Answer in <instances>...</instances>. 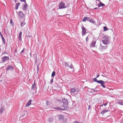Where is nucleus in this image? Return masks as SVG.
I'll use <instances>...</instances> for the list:
<instances>
[{"mask_svg": "<svg viewBox=\"0 0 123 123\" xmlns=\"http://www.w3.org/2000/svg\"><path fill=\"white\" fill-rule=\"evenodd\" d=\"M107 47V45L104 46L100 44V45L99 49L101 50H103L106 49Z\"/></svg>", "mask_w": 123, "mask_h": 123, "instance_id": "6e6552de", "label": "nucleus"}, {"mask_svg": "<svg viewBox=\"0 0 123 123\" xmlns=\"http://www.w3.org/2000/svg\"><path fill=\"white\" fill-rule=\"evenodd\" d=\"M22 32L21 31H20L19 34V36H18L19 40L20 41L22 40Z\"/></svg>", "mask_w": 123, "mask_h": 123, "instance_id": "6ab92c4d", "label": "nucleus"}, {"mask_svg": "<svg viewBox=\"0 0 123 123\" xmlns=\"http://www.w3.org/2000/svg\"><path fill=\"white\" fill-rule=\"evenodd\" d=\"M106 82L104 81L103 80H100V81L98 83L101 84V85L103 87L105 88L106 87L104 85V84Z\"/></svg>", "mask_w": 123, "mask_h": 123, "instance_id": "1a4fd4ad", "label": "nucleus"}, {"mask_svg": "<svg viewBox=\"0 0 123 123\" xmlns=\"http://www.w3.org/2000/svg\"><path fill=\"white\" fill-rule=\"evenodd\" d=\"M91 108V106L90 105H89V106H88V110H90Z\"/></svg>", "mask_w": 123, "mask_h": 123, "instance_id": "ea45409f", "label": "nucleus"}, {"mask_svg": "<svg viewBox=\"0 0 123 123\" xmlns=\"http://www.w3.org/2000/svg\"><path fill=\"white\" fill-rule=\"evenodd\" d=\"M31 99H30L28 102L27 104L26 105V107H28L31 104V102L32 101Z\"/></svg>", "mask_w": 123, "mask_h": 123, "instance_id": "4468645a", "label": "nucleus"}, {"mask_svg": "<svg viewBox=\"0 0 123 123\" xmlns=\"http://www.w3.org/2000/svg\"><path fill=\"white\" fill-rule=\"evenodd\" d=\"M23 22H22L20 24V26L21 27H23L24 26V25H25V24H24L23 25Z\"/></svg>", "mask_w": 123, "mask_h": 123, "instance_id": "72a5a7b5", "label": "nucleus"}, {"mask_svg": "<svg viewBox=\"0 0 123 123\" xmlns=\"http://www.w3.org/2000/svg\"><path fill=\"white\" fill-rule=\"evenodd\" d=\"M97 87H96L95 88V89H96V88H97Z\"/></svg>", "mask_w": 123, "mask_h": 123, "instance_id": "4d7b16f0", "label": "nucleus"}, {"mask_svg": "<svg viewBox=\"0 0 123 123\" xmlns=\"http://www.w3.org/2000/svg\"><path fill=\"white\" fill-rule=\"evenodd\" d=\"M99 74H98L97 76V77H96V78H97L99 76Z\"/></svg>", "mask_w": 123, "mask_h": 123, "instance_id": "09e8293b", "label": "nucleus"}, {"mask_svg": "<svg viewBox=\"0 0 123 123\" xmlns=\"http://www.w3.org/2000/svg\"><path fill=\"white\" fill-rule=\"evenodd\" d=\"M20 5V3H16V6L15 7V8L16 10H17L18 9V7Z\"/></svg>", "mask_w": 123, "mask_h": 123, "instance_id": "5701e85b", "label": "nucleus"}, {"mask_svg": "<svg viewBox=\"0 0 123 123\" xmlns=\"http://www.w3.org/2000/svg\"><path fill=\"white\" fill-rule=\"evenodd\" d=\"M58 117L59 119L61 121L64 118V117L62 115H59Z\"/></svg>", "mask_w": 123, "mask_h": 123, "instance_id": "9b49d317", "label": "nucleus"}, {"mask_svg": "<svg viewBox=\"0 0 123 123\" xmlns=\"http://www.w3.org/2000/svg\"><path fill=\"white\" fill-rule=\"evenodd\" d=\"M10 24H12V23H13L12 20V19H10Z\"/></svg>", "mask_w": 123, "mask_h": 123, "instance_id": "c9c22d12", "label": "nucleus"}, {"mask_svg": "<svg viewBox=\"0 0 123 123\" xmlns=\"http://www.w3.org/2000/svg\"><path fill=\"white\" fill-rule=\"evenodd\" d=\"M103 104H102V105H100V107H101V106H103Z\"/></svg>", "mask_w": 123, "mask_h": 123, "instance_id": "8fccbe9b", "label": "nucleus"}, {"mask_svg": "<svg viewBox=\"0 0 123 123\" xmlns=\"http://www.w3.org/2000/svg\"><path fill=\"white\" fill-rule=\"evenodd\" d=\"M104 31H106L108 30V28L106 26L104 27Z\"/></svg>", "mask_w": 123, "mask_h": 123, "instance_id": "c756f323", "label": "nucleus"}, {"mask_svg": "<svg viewBox=\"0 0 123 123\" xmlns=\"http://www.w3.org/2000/svg\"><path fill=\"white\" fill-rule=\"evenodd\" d=\"M97 6L99 7H100L102 6V7H104L105 6V5L102 3L101 2H100V3H98L97 4Z\"/></svg>", "mask_w": 123, "mask_h": 123, "instance_id": "dca6fc26", "label": "nucleus"}, {"mask_svg": "<svg viewBox=\"0 0 123 123\" xmlns=\"http://www.w3.org/2000/svg\"><path fill=\"white\" fill-rule=\"evenodd\" d=\"M25 3L23 4V6L22 7V8L23 10H25L26 9V6L27 5L26 2H24Z\"/></svg>", "mask_w": 123, "mask_h": 123, "instance_id": "ddd939ff", "label": "nucleus"}, {"mask_svg": "<svg viewBox=\"0 0 123 123\" xmlns=\"http://www.w3.org/2000/svg\"><path fill=\"white\" fill-rule=\"evenodd\" d=\"M14 52L15 53H16L17 52V49H15L14 50Z\"/></svg>", "mask_w": 123, "mask_h": 123, "instance_id": "a19ab883", "label": "nucleus"}, {"mask_svg": "<svg viewBox=\"0 0 123 123\" xmlns=\"http://www.w3.org/2000/svg\"><path fill=\"white\" fill-rule=\"evenodd\" d=\"M3 107H1L0 109V113H2L3 112Z\"/></svg>", "mask_w": 123, "mask_h": 123, "instance_id": "bb28decb", "label": "nucleus"}, {"mask_svg": "<svg viewBox=\"0 0 123 123\" xmlns=\"http://www.w3.org/2000/svg\"><path fill=\"white\" fill-rule=\"evenodd\" d=\"M55 72L54 71H53L52 72V74H51L52 77L54 76L55 75Z\"/></svg>", "mask_w": 123, "mask_h": 123, "instance_id": "c85d7f7f", "label": "nucleus"}, {"mask_svg": "<svg viewBox=\"0 0 123 123\" xmlns=\"http://www.w3.org/2000/svg\"><path fill=\"white\" fill-rule=\"evenodd\" d=\"M96 42V41H92L91 44V46L93 47H95Z\"/></svg>", "mask_w": 123, "mask_h": 123, "instance_id": "412c9836", "label": "nucleus"}, {"mask_svg": "<svg viewBox=\"0 0 123 123\" xmlns=\"http://www.w3.org/2000/svg\"><path fill=\"white\" fill-rule=\"evenodd\" d=\"M90 92H92V91H90Z\"/></svg>", "mask_w": 123, "mask_h": 123, "instance_id": "13d9d810", "label": "nucleus"}, {"mask_svg": "<svg viewBox=\"0 0 123 123\" xmlns=\"http://www.w3.org/2000/svg\"><path fill=\"white\" fill-rule=\"evenodd\" d=\"M82 29V36H84L86 34V30L85 27L83 26L81 27Z\"/></svg>", "mask_w": 123, "mask_h": 123, "instance_id": "0eeeda50", "label": "nucleus"}, {"mask_svg": "<svg viewBox=\"0 0 123 123\" xmlns=\"http://www.w3.org/2000/svg\"><path fill=\"white\" fill-rule=\"evenodd\" d=\"M74 123H79L77 121H75L74 122Z\"/></svg>", "mask_w": 123, "mask_h": 123, "instance_id": "de8ad7c7", "label": "nucleus"}, {"mask_svg": "<svg viewBox=\"0 0 123 123\" xmlns=\"http://www.w3.org/2000/svg\"><path fill=\"white\" fill-rule=\"evenodd\" d=\"M46 105L48 106L50 105V102L48 101H46Z\"/></svg>", "mask_w": 123, "mask_h": 123, "instance_id": "393cba45", "label": "nucleus"}, {"mask_svg": "<svg viewBox=\"0 0 123 123\" xmlns=\"http://www.w3.org/2000/svg\"><path fill=\"white\" fill-rule=\"evenodd\" d=\"M18 15L21 18H23L24 17H25V16L24 14L21 11H20L19 12Z\"/></svg>", "mask_w": 123, "mask_h": 123, "instance_id": "9d476101", "label": "nucleus"}, {"mask_svg": "<svg viewBox=\"0 0 123 123\" xmlns=\"http://www.w3.org/2000/svg\"><path fill=\"white\" fill-rule=\"evenodd\" d=\"M39 66L38 65V64L37 65V69L38 70V68H39Z\"/></svg>", "mask_w": 123, "mask_h": 123, "instance_id": "79ce46f5", "label": "nucleus"}, {"mask_svg": "<svg viewBox=\"0 0 123 123\" xmlns=\"http://www.w3.org/2000/svg\"><path fill=\"white\" fill-rule=\"evenodd\" d=\"M14 68L12 65H10L7 66L6 68V70L7 71H12L14 70Z\"/></svg>", "mask_w": 123, "mask_h": 123, "instance_id": "20e7f679", "label": "nucleus"}, {"mask_svg": "<svg viewBox=\"0 0 123 123\" xmlns=\"http://www.w3.org/2000/svg\"><path fill=\"white\" fill-rule=\"evenodd\" d=\"M69 67L71 69H74V67L73 65L72 64H71L70 65Z\"/></svg>", "mask_w": 123, "mask_h": 123, "instance_id": "2f4dec72", "label": "nucleus"}, {"mask_svg": "<svg viewBox=\"0 0 123 123\" xmlns=\"http://www.w3.org/2000/svg\"><path fill=\"white\" fill-rule=\"evenodd\" d=\"M79 90L77 92H79Z\"/></svg>", "mask_w": 123, "mask_h": 123, "instance_id": "5fc2aeb1", "label": "nucleus"}, {"mask_svg": "<svg viewBox=\"0 0 123 123\" xmlns=\"http://www.w3.org/2000/svg\"><path fill=\"white\" fill-rule=\"evenodd\" d=\"M89 21L94 25H96V23L95 21L92 19V18L89 19Z\"/></svg>", "mask_w": 123, "mask_h": 123, "instance_id": "a211bd4d", "label": "nucleus"}, {"mask_svg": "<svg viewBox=\"0 0 123 123\" xmlns=\"http://www.w3.org/2000/svg\"><path fill=\"white\" fill-rule=\"evenodd\" d=\"M2 40L3 42V43L4 44H6V42H5V40L4 37L2 38Z\"/></svg>", "mask_w": 123, "mask_h": 123, "instance_id": "cd10ccee", "label": "nucleus"}, {"mask_svg": "<svg viewBox=\"0 0 123 123\" xmlns=\"http://www.w3.org/2000/svg\"><path fill=\"white\" fill-rule=\"evenodd\" d=\"M93 80L94 81L98 83L100 81V80H98L96 79V78H94L93 79Z\"/></svg>", "mask_w": 123, "mask_h": 123, "instance_id": "a878e982", "label": "nucleus"}, {"mask_svg": "<svg viewBox=\"0 0 123 123\" xmlns=\"http://www.w3.org/2000/svg\"><path fill=\"white\" fill-rule=\"evenodd\" d=\"M53 79L52 78V79L50 80V82H51L52 83H53Z\"/></svg>", "mask_w": 123, "mask_h": 123, "instance_id": "4c0bfd02", "label": "nucleus"}, {"mask_svg": "<svg viewBox=\"0 0 123 123\" xmlns=\"http://www.w3.org/2000/svg\"><path fill=\"white\" fill-rule=\"evenodd\" d=\"M102 42L104 44L106 45L109 43V38L106 37H104L102 38Z\"/></svg>", "mask_w": 123, "mask_h": 123, "instance_id": "f03ea898", "label": "nucleus"}, {"mask_svg": "<svg viewBox=\"0 0 123 123\" xmlns=\"http://www.w3.org/2000/svg\"><path fill=\"white\" fill-rule=\"evenodd\" d=\"M108 104V103H105V104H104V103H103V105H104L105 106H106L107 105V104Z\"/></svg>", "mask_w": 123, "mask_h": 123, "instance_id": "58836bf2", "label": "nucleus"}, {"mask_svg": "<svg viewBox=\"0 0 123 123\" xmlns=\"http://www.w3.org/2000/svg\"><path fill=\"white\" fill-rule=\"evenodd\" d=\"M102 76L103 77H105V76L104 75H102Z\"/></svg>", "mask_w": 123, "mask_h": 123, "instance_id": "603ef678", "label": "nucleus"}, {"mask_svg": "<svg viewBox=\"0 0 123 123\" xmlns=\"http://www.w3.org/2000/svg\"><path fill=\"white\" fill-rule=\"evenodd\" d=\"M53 118L51 117H50L48 119V121L50 122H51L52 121H53Z\"/></svg>", "mask_w": 123, "mask_h": 123, "instance_id": "b1692460", "label": "nucleus"}, {"mask_svg": "<svg viewBox=\"0 0 123 123\" xmlns=\"http://www.w3.org/2000/svg\"><path fill=\"white\" fill-rule=\"evenodd\" d=\"M98 1L99 2V3H100V2H101V1L99 0H96V2L97 3V1Z\"/></svg>", "mask_w": 123, "mask_h": 123, "instance_id": "c03bdc74", "label": "nucleus"}, {"mask_svg": "<svg viewBox=\"0 0 123 123\" xmlns=\"http://www.w3.org/2000/svg\"><path fill=\"white\" fill-rule=\"evenodd\" d=\"M16 0H15V2H16Z\"/></svg>", "mask_w": 123, "mask_h": 123, "instance_id": "6e6d98bb", "label": "nucleus"}, {"mask_svg": "<svg viewBox=\"0 0 123 123\" xmlns=\"http://www.w3.org/2000/svg\"><path fill=\"white\" fill-rule=\"evenodd\" d=\"M68 7V6H66L65 3L62 2H61L59 5V9L65 8Z\"/></svg>", "mask_w": 123, "mask_h": 123, "instance_id": "7ed1b4c3", "label": "nucleus"}, {"mask_svg": "<svg viewBox=\"0 0 123 123\" xmlns=\"http://www.w3.org/2000/svg\"><path fill=\"white\" fill-rule=\"evenodd\" d=\"M109 111L107 110H103L101 112V114L102 115L104 114L106 112H109Z\"/></svg>", "mask_w": 123, "mask_h": 123, "instance_id": "aec40b11", "label": "nucleus"}, {"mask_svg": "<svg viewBox=\"0 0 123 123\" xmlns=\"http://www.w3.org/2000/svg\"><path fill=\"white\" fill-rule=\"evenodd\" d=\"M89 39L88 37H87L86 38V41L87 42L88 40Z\"/></svg>", "mask_w": 123, "mask_h": 123, "instance_id": "f704fd0d", "label": "nucleus"}, {"mask_svg": "<svg viewBox=\"0 0 123 123\" xmlns=\"http://www.w3.org/2000/svg\"><path fill=\"white\" fill-rule=\"evenodd\" d=\"M94 9H98V8H97V7H96V8H94Z\"/></svg>", "mask_w": 123, "mask_h": 123, "instance_id": "3c124183", "label": "nucleus"}, {"mask_svg": "<svg viewBox=\"0 0 123 123\" xmlns=\"http://www.w3.org/2000/svg\"><path fill=\"white\" fill-rule=\"evenodd\" d=\"M65 65L66 67H68L69 66L67 62H65Z\"/></svg>", "mask_w": 123, "mask_h": 123, "instance_id": "473e14b6", "label": "nucleus"}, {"mask_svg": "<svg viewBox=\"0 0 123 123\" xmlns=\"http://www.w3.org/2000/svg\"><path fill=\"white\" fill-rule=\"evenodd\" d=\"M36 89V85L35 81H34L33 84L32 85L31 89L33 90H35Z\"/></svg>", "mask_w": 123, "mask_h": 123, "instance_id": "f8f14e48", "label": "nucleus"}, {"mask_svg": "<svg viewBox=\"0 0 123 123\" xmlns=\"http://www.w3.org/2000/svg\"><path fill=\"white\" fill-rule=\"evenodd\" d=\"M9 59V57L5 56L3 57L2 58L1 61L3 62L6 61L7 60Z\"/></svg>", "mask_w": 123, "mask_h": 123, "instance_id": "423d86ee", "label": "nucleus"}, {"mask_svg": "<svg viewBox=\"0 0 123 123\" xmlns=\"http://www.w3.org/2000/svg\"><path fill=\"white\" fill-rule=\"evenodd\" d=\"M26 37H29L30 38L31 37V36L30 35H29L28 36H26Z\"/></svg>", "mask_w": 123, "mask_h": 123, "instance_id": "49530a36", "label": "nucleus"}, {"mask_svg": "<svg viewBox=\"0 0 123 123\" xmlns=\"http://www.w3.org/2000/svg\"><path fill=\"white\" fill-rule=\"evenodd\" d=\"M53 108V107H52ZM55 109H58L59 110H61L62 111H64L66 110H68L69 109V107L68 106H62L60 107H57L56 108H53Z\"/></svg>", "mask_w": 123, "mask_h": 123, "instance_id": "f257e3e1", "label": "nucleus"}, {"mask_svg": "<svg viewBox=\"0 0 123 123\" xmlns=\"http://www.w3.org/2000/svg\"><path fill=\"white\" fill-rule=\"evenodd\" d=\"M89 89L94 91V92H96L97 93L98 92V90H95L94 89H92V88H89Z\"/></svg>", "mask_w": 123, "mask_h": 123, "instance_id": "7c9ffc66", "label": "nucleus"}, {"mask_svg": "<svg viewBox=\"0 0 123 123\" xmlns=\"http://www.w3.org/2000/svg\"><path fill=\"white\" fill-rule=\"evenodd\" d=\"M117 103L120 105H123V100H118L117 101Z\"/></svg>", "mask_w": 123, "mask_h": 123, "instance_id": "2eb2a0df", "label": "nucleus"}, {"mask_svg": "<svg viewBox=\"0 0 123 123\" xmlns=\"http://www.w3.org/2000/svg\"><path fill=\"white\" fill-rule=\"evenodd\" d=\"M20 0L21 2H26L25 0Z\"/></svg>", "mask_w": 123, "mask_h": 123, "instance_id": "a18cd8bd", "label": "nucleus"}, {"mask_svg": "<svg viewBox=\"0 0 123 123\" xmlns=\"http://www.w3.org/2000/svg\"><path fill=\"white\" fill-rule=\"evenodd\" d=\"M62 101L64 106L65 105V106H68V101L67 99L65 98H63L62 99Z\"/></svg>", "mask_w": 123, "mask_h": 123, "instance_id": "39448f33", "label": "nucleus"}, {"mask_svg": "<svg viewBox=\"0 0 123 123\" xmlns=\"http://www.w3.org/2000/svg\"><path fill=\"white\" fill-rule=\"evenodd\" d=\"M89 18L87 17H84L82 21L84 22H86V20L89 21Z\"/></svg>", "mask_w": 123, "mask_h": 123, "instance_id": "f3484780", "label": "nucleus"}, {"mask_svg": "<svg viewBox=\"0 0 123 123\" xmlns=\"http://www.w3.org/2000/svg\"><path fill=\"white\" fill-rule=\"evenodd\" d=\"M25 49V48H24L21 51V52H20V53H23L24 52V49Z\"/></svg>", "mask_w": 123, "mask_h": 123, "instance_id": "e433bc0d", "label": "nucleus"}, {"mask_svg": "<svg viewBox=\"0 0 123 123\" xmlns=\"http://www.w3.org/2000/svg\"><path fill=\"white\" fill-rule=\"evenodd\" d=\"M4 53H5L6 54V53H6V52H5Z\"/></svg>", "mask_w": 123, "mask_h": 123, "instance_id": "864d4df0", "label": "nucleus"}, {"mask_svg": "<svg viewBox=\"0 0 123 123\" xmlns=\"http://www.w3.org/2000/svg\"><path fill=\"white\" fill-rule=\"evenodd\" d=\"M0 35H1V38H2V37H4L3 36V35H2V34H1V33L0 32Z\"/></svg>", "mask_w": 123, "mask_h": 123, "instance_id": "37998d69", "label": "nucleus"}, {"mask_svg": "<svg viewBox=\"0 0 123 123\" xmlns=\"http://www.w3.org/2000/svg\"><path fill=\"white\" fill-rule=\"evenodd\" d=\"M75 89L74 88H72L71 89V92L73 94L75 92Z\"/></svg>", "mask_w": 123, "mask_h": 123, "instance_id": "4be33fe9", "label": "nucleus"}]
</instances>
